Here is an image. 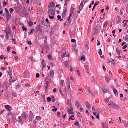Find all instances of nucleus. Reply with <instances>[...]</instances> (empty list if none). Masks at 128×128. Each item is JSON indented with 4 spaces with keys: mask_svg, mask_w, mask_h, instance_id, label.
<instances>
[{
    "mask_svg": "<svg viewBox=\"0 0 128 128\" xmlns=\"http://www.w3.org/2000/svg\"><path fill=\"white\" fill-rule=\"evenodd\" d=\"M49 10H48V14H49V18L50 20L54 18V15L56 14V10L54 8H50L48 6Z\"/></svg>",
    "mask_w": 128,
    "mask_h": 128,
    "instance_id": "nucleus-1",
    "label": "nucleus"
},
{
    "mask_svg": "<svg viewBox=\"0 0 128 128\" xmlns=\"http://www.w3.org/2000/svg\"><path fill=\"white\" fill-rule=\"evenodd\" d=\"M99 28H100L98 26H96V28H94L93 34H94V36H96V34H98V33Z\"/></svg>",
    "mask_w": 128,
    "mask_h": 128,
    "instance_id": "nucleus-2",
    "label": "nucleus"
},
{
    "mask_svg": "<svg viewBox=\"0 0 128 128\" xmlns=\"http://www.w3.org/2000/svg\"><path fill=\"white\" fill-rule=\"evenodd\" d=\"M68 112L70 114H74V108L72 107H70V108L67 109Z\"/></svg>",
    "mask_w": 128,
    "mask_h": 128,
    "instance_id": "nucleus-3",
    "label": "nucleus"
},
{
    "mask_svg": "<svg viewBox=\"0 0 128 128\" xmlns=\"http://www.w3.org/2000/svg\"><path fill=\"white\" fill-rule=\"evenodd\" d=\"M22 118L23 119L26 120V118H28V116L26 115V113L22 114V116L18 117V118L20 120H22Z\"/></svg>",
    "mask_w": 128,
    "mask_h": 128,
    "instance_id": "nucleus-4",
    "label": "nucleus"
},
{
    "mask_svg": "<svg viewBox=\"0 0 128 128\" xmlns=\"http://www.w3.org/2000/svg\"><path fill=\"white\" fill-rule=\"evenodd\" d=\"M72 16L71 15H70V16L68 17V18L67 20V21L65 23L66 26H68L70 22V18H72Z\"/></svg>",
    "mask_w": 128,
    "mask_h": 128,
    "instance_id": "nucleus-5",
    "label": "nucleus"
},
{
    "mask_svg": "<svg viewBox=\"0 0 128 128\" xmlns=\"http://www.w3.org/2000/svg\"><path fill=\"white\" fill-rule=\"evenodd\" d=\"M5 108H6V110L8 112H10L12 110V107L10 106V105H6L4 106Z\"/></svg>",
    "mask_w": 128,
    "mask_h": 128,
    "instance_id": "nucleus-6",
    "label": "nucleus"
},
{
    "mask_svg": "<svg viewBox=\"0 0 128 128\" xmlns=\"http://www.w3.org/2000/svg\"><path fill=\"white\" fill-rule=\"evenodd\" d=\"M68 88L69 90H70V83L72 82H70V77L68 76Z\"/></svg>",
    "mask_w": 128,
    "mask_h": 128,
    "instance_id": "nucleus-7",
    "label": "nucleus"
},
{
    "mask_svg": "<svg viewBox=\"0 0 128 128\" xmlns=\"http://www.w3.org/2000/svg\"><path fill=\"white\" fill-rule=\"evenodd\" d=\"M40 32L41 34H42V26L40 25H38L37 26V32Z\"/></svg>",
    "mask_w": 128,
    "mask_h": 128,
    "instance_id": "nucleus-8",
    "label": "nucleus"
},
{
    "mask_svg": "<svg viewBox=\"0 0 128 128\" xmlns=\"http://www.w3.org/2000/svg\"><path fill=\"white\" fill-rule=\"evenodd\" d=\"M62 56H63L62 58H68V52H64Z\"/></svg>",
    "mask_w": 128,
    "mask_h": 128,
    "instance_id": "nucleus-9",
    "label": "nucleus"
},
{
    "mask_svg": "<svg viewBox=\"0 0 128 128\" xmlns=\"http://www.w3.org/2000/svg\"><path fill=\"white\" fill-rule=\"evenodd\" d=\"M42 65L43 67V70H44V68H46V62H44V59H43L42 60Z\"/></svg>",
    "mask_w": 128,
    "mask_h": 128,
    "instance_id": "nucleus-10",
    "label": "nucleus"
},
{
    "mask_svg": "<svg viewBox=\"0 0 128 128\" xmlns=\"http://www.w3.org/2000/svg\"><path fill=\"white\" fill-rule=\"evenodd\" d=\"M122 22V18H120V16L117 17V24H120V22Z\"/></svg>",
    "mask_w": 128,
    "mask_h": 128,
    "instance_id": "nucleus-11",
    "label": "nucleus"
},
{
    "mask_svg": "<svg viewBox=\"0 0 128 128\" xmlns=\"http://www.w3.org/2000/svg\"><path fill=\"white\" fill-rule=\"evenodd\" d=\"M86 106L87 108H88V110H90L92 108V106H90V104L88 103V102H86Z\"/></svg>",
    "mask_w": 128,
    "mask_h": 128,
    "instance_id": "nucleus-12",
    "label": "nucleus"
},
{
    "mask_svg": "<svg viewBox=\"0 0 128 128\" xmlns=\"http://www.w3.org/2000/svg\"><path fill=\"white\" fill-rule=\"evenodd\" d=\"M112 108L114 110H116V108H118V106L116 105V104L113 103Z\"/></svg>",
    "mask_w": 128,
    "mask_h": 128,
    "instance_id": "nucleus-13",
    "label": "nucleus"
},
{
    "mask_svg": "<svg viewBox=\"0 0 128 128\" xmlns=\"http://www.w3.org/2000/svg\"><path fill=\"white\" fill-rule=\"evenodd\" d=\"M70 36L71 38H74V36H76V30H74L72 32H71Z\"/></svg>",
    "mask_w": 128,
    "mask_h": 128,
    "instance_id": "nucleus-14",
    "label": "nucleus"
},
{
    "mask_svg": "<svg viewBox=\"0 0 128 128\" xmlns=\"http://www.w3.org/2000/svg\"><path fill=\"white\" fill-rule=\"evenodd\" d=\"M76 108H80L82 107V105L80 104L79 102H77L76 103Z\"/></svg>",
    "mask_w": 128,
    "mask_h": 128,
    "instance_id": "nucleus-15",
    "label": "nucleus"
},
{
    "mask_svg": "<svg viewBox=\"0 0 128 128\" xmlns=\"http://www.w3.org/2000/svg\"><path fill=\"white\" fill-rule=\"evenodd\" d=\"M49 6H50V8H54V7L56 6V5L54 4V2H51Z\"/></svg>",
    "mask_w": 128,
    "mask_h": 128,
    "instance_id": "nucleus-16",
    "label": "nucleus"
},
{
    "mask_svg": "<svg viewBox=\"0 0 128 128\" xmlns=\"http://www.w3.org/2000/svg\"><path fill=\"white\" fill-rule=\"evenodd\" d=\"M6 18L8 20H10L12 19V18L10 17V14H6Z\"/></svg>",
    "mask_w": 128,
    "mask_h": 128,
    "instance_id": "nucleus-17",
    "label": "nucleus"
},
{
    "mask_svg": "<svg viewBox=\"0 0 128 128\" xmlns=\"http://www.w3.org/2000/svg\"><path fill=\"white\" fill-rule=\"evenodd\" d=\"M84 2H82L79 6V8L80 10H82V8H84Z\"/></svg>",
    "mask_w": 128,
    "mask_h": 128,
    "instance_id": "nucleus-18",
    "label": "nucleus"
},
{
    "mask_svg": "<svg viewBox=\"0 0 128 128\" xmlns=\"http://www.w3.org/2000/svg\"><path fill=\"white\" fill-rule=\"evenodd\" d=\"M67 12H68V10L66 9V8H65L64 9V11L62 13V15H63L64 16H66Z\"/></svg>",
    "mask_w": 128,
    "mask_h": 128,
    "instance_id": "nucleus-19",
    "label": "nucleus"
},
{
    "mask_svg": "<svg viewBox=\"0 0 128 128\" xmlns=\"http://www.w3.org/2000/svg\"><path fill=\"white\" fill-rule=\"evenodd\" d=\"M29 118H32V119L34 118V113H32V112H30Z\"/></svg>",
    "mask_w": 128,
    "mask_h": 128,
    "instance_id": "nucleus-20",
    "label": "nucleus"
},
{
    "mask_svg": "<svg viewBox=\"0 0 128 128\" xmlns=\"http://www.w3.org/2000/svg\"><path fill=\"white\" fill-rule=\"evenodd\" d=\"M74 8H70V16H72V14H74Z\"/></svg>",
    "mask_w": 128,
    "mask_h": 128,
    "instance_id": "nucleus-21",
    "label": "nucleus"
},
{
    "mask_svg": "<svg viewBox=\"0 0 128 128\" xmlns=\"http://www.w3.org/2000/svg\"><path fill=\"white\" fill-rule=\"evenodd\" d=\"M98 4H100V2H98L94 4V6L92 10V12H94V8H96V6Z\"/></svg>",
    "mask_w": 128,
    "mask_h": 128,
    "instance_id": "nucleus-22",
    "label": "nucleus"
},
{
    "mask_svg": "<svg viewBox=\"0 0 128 128\" xmlns=\"http://www.w3.org/2000/svg\"><path fill=\"white\" fill-rule=\"evenodd\" d=\"M54 70H52L50 72V76L52 78H54Z\"/></svg>",
    "mask_w": 128,
    "mask_h": 128,
    "instance_id": "nucleus-23",
    "label": "nucleus"
},
{
    "mask_svg": "<svg viewBox=\"0 0 128 128\" xmlns=\"http://www.w3.org/2000/svg\"><path fill=\"white\" fill-rule=\"evenodd\" d=\"M101 89L102 90V92L104 93V94H106V92H108V89H106V88H101Z\"/></svg>",
    "mask_w": 128,
    "mask_h": 128,
    "instance_id": "nucleus-24",
    "label": "nucleus"
},
{
    "mask_svg": "<svg viewBox=\"0 0 128 128\" xmlns=\"http://www.w3.org/2000/svg\"><path fill=\"white\" fill-rule=\"evenodd\" d=\"M105 80H106V82L108 83L110 82V78H105Z\"/></svg>",
    "mask_w": 128,
    "mask_h": 128,
    "instance_id": "nucleus-25",
    "label": "nucleus"
},
{
    "mask_svg": "<svg viewBox=\"0 0 128 128\" xmlns=\"http://www.w3.org/2000/svg\"><path fill=\"white\" fill-rule=\"evenodd\" d=\"M28 24L30 26H34V23L32 22V20H30V22H28Z\"/></svg>",
    "mask_w": 128,
    "mask_h": 128,
    "instance_id": "nucleus-26",
    "label": "nucleus"
},
{
    "mask_svg": "<svg viewBox=\"0 0 128 128\" xmlns=\"http://www.w3.org/2000/svg\"><path fill=\"white\" fill-rule=\"evenodd\" d=\"M8 0H6V2H4L3 3L4 6H6V4H8Z\"/></svg>",
    "mask_w": 128,
    "mask_h": 128,
    "instance_id": "nucleus-27",
    "label": "nucleus"
},
{
    "mask_svg": "<svg viewBox=\"0 0 128 128\" xmlns=\"http://www.w3.org/2000/svg\"><path fill=\"white\" fill-rule=\"evenodd\" d=\"M6 32L7 34H12V30H10V29H9Z\"/></svg>",
    "mask_w": 128,
    "mask_h": 128,
    "instance_id": "nucleus-28",
    "label": "nucleus"
},
{
    "mask_svg": "<svg viewBox=\"0 0 128 128\" xmlns=\"http://www.w3.org/2000/svg\"><path fill=\"white\" fill-rule=\"evenodd\" d=\"M81 60H84V62H86V57L84 56H81Z\"/></svg>",
    "mask_w": 128,
    "mask_h": 128,
    "instance_id": "nucleus-29",
    "label": "nucleus"
},
{
    "mask_svg": "<svg viewBox=\"0 0 128 128\" xmlns=\"http://www.w3.org/2000/svg\"><path fill=\"white\" fill-rule=\"evenodd\" d=\"M115 2L116 4H119L120 3V0H115Z\"/></svg>",
    "mask_w": 128,
    "mask_h": 128,
    "instance_id": "nucleus-30",
    "label": "nucleus"
},
{
    "mask_svg": "<svg viewBox=\"0 0 128 128\" xmlns=\"http://www.w3.org/2000/svg\"><path fill=\"white\" fill-rule=\"evenodd\" d=\"M128 122L126 121L124 122V126L126 128H128Z\"/></svg>",
    "mask_w": 128,
    "mask_h": 128,
    "instance_id": "nucleus-31",
    "label": "nucleus"
},
{
    "mask_svg": "<svg viewBox=\"0 0 128 128\" xmlns=\"http://www.w3.org/2000/svg\"><path fill=\"white\" fill-rule=\"evenodd\" d=\"M107 61L108 62V64H110V62H114V60L112 59L111 60L108 59L107 60Z\"/></svg>",
    "mask_w": 128,
    "mask_h": 128,
    "instance_id": "nucleus-32",
    "label": "nucleus"
},
{
    "mask_svg": "<svg viewBox=\"0 0 128 128\" xmlns=\"http://www.w3.org/2000/svg\"><path fill=\"white\" fill-rule=\"evenodd\" d=\"M113 90H114V94H118V90L115 88H114Z\"/></svg>",
    "mask_w": 128,
    "mask_h": 128,
    "instance_id": "nucleus-33",
    "label": "nucleus"
},
{
    "mask_svg": "<svg viewBox=\"0 0 128 128\" xmlns=\"http://www.w3.org/2000/svg\"><path fill=\"white\" fill-rule=\"evenodd\" d=\"M74 126H80V122H76V123H74Z\"/></svg>",
    "mask_w": 128,
    "mask_h": 128,
    "instance_id": "nucleus-34",
    "label": "nucleus"
},
{
    "mask_svg": "<svg viewBox=\"0 0 128 128\" xmlns=\"http://www.w3.org/2000/svg\"><path fill=\"white\" fill-rule=\"evenodd\" d=\"M98 54L100 56H102V49L99 50Z\"/></svg>",
    "mask_w": 128,
    "mask_h": 128,
    "instance_id": "nucleus-35",
    "label": "nucleus"
},
{
    "mask_svg": "<svg viewBox=\"0 0 128 128\" xmlns=\"http://www.w3.org/2000/svg\"><path fill=\"white\" fill-rule=\"evenodd\" d=\"M47 100H48V102H52V98H50V97L48 98Z\"/></svg>",
    "mask_w": 128,
    "mask_h": 128,
    "instance_id": "nucleus-36",
    "label": "nucleus"
},
{
    "mask_svg": "<svg viewBox=\"0 0 128 128\" xmlns=\"http://www.w3.org/2000/svg\"><path fill=\"white\" fill-rule=\"evenodd\" d=\"M64 66H65L66 68H68V62H65V64H64Z\"/></svg>",
    "mask_w": 128,
    "mask_h": 128,
    "instance_id": "nucleus-37",
    "label": "nucleus"
},
{
    "mask_svg": "<svg viewBox=\"0 0 128 128\" xmlns=\"http://www.w3.org/2000/svg\"><path fill=\"white\" fill-rule=\"evenodd\" d=\"M16 82V80H14V81L12 80V78H11V80H10L9 82L10 84H12V82Z\"/></svg>",
    "mask_w": 128,
    "mask_h": 128,
    "instance_id": "nucleus-38",
    "label": "nucleus"
},
{
    "mask_svg": "<svg viewBox=\"0 0 128 128\" xmlns=\"http://www.w3.org/2000/svg\"><path fill=\"white\" fill-rule=\"evenodd\" d=\"M36 120H42V117H40V116H37L36 118Z\"/></svg>",
    "mask_w": 128,
    "mask_h": 128,
    "instance_id": "nucleus-39",
    "label": "nucleus"
},
{
    "mask_svg": "<svg viewBox=\"0 0 128 128\" xmlns=\"http://www.w3.org/2000/svg\"><path fill=\"white\" fill-rule=\"evenodd\" d=\"M52 102H56V100H54V96H52Z\"/></svg>",
    "mask_w": 128,
    "mask_h": 128,
    "instance_id": "nucleus-40",
    "label": "nucleus"
},
{
    "mask_svg": "<svg viewBox=\"0 0 128 128\" xmlns=\"http://www.w3.org/2000/svg\"><path fill=\"white\" fill-rule=\"evenodd\" d=\"M72 118H74V116H72L69 118V120H74V119Z\"/></svg>",
    "mask_w": 128,
    "mask_h": 128,
    "instance_id": "nucleus-41",
    "label": "nucleus"
},
{
    "mask_svg": "<svg viewBox=\"0 0 128 128\" xmlns=\"http://www.w3.org/2000/svg\"><path fill=\"white\" fill-rule=\"evenodd\" d=\"M45 88H46V90H48V82H46V86H45Z\"/></svg>",
    "mask_w": 128,
    "mask_h": 128,
    "instance_id": "nucleus-42",
    "label": "nucleus"
},
{
    "mask_svg": "<svg viewBox=\"0 0 128 128\" xmlns=\"http://www.w3.org/2000/svg\"><path fill=\"white\" fill-rule=\"evenodd\" d=\"M10 14H12V12H14V9H12V8H10Z\"/></svg>",
    "mask_w": 128,
    "mask_h": 128,
    "instance_id": "nucleus-43",
    "label": "nucleus"
},
{
    "mask_svg": "<svg viewBox=\"0 0 128 128\" xmlns=\"http://www.w3.org/2000/svg\"><path fill=\"white\" fill-rule=\"evenodd\" d=\"M22 28L24 32H26V30H28V28H24V26H23L22 27Z\"/></svg>",
    "mask_w": 128,
    "mask_h": 128,
    "instance_id": "nucleus-44",
    "label": "nucleus"
},
{
    "mask_svg": "<svg viewBox=\"0 0 128 128\" xmlns=\"http://www.w3.org/2000/svg\"><path fill=\"white\" fill-rule=\"evenodd\" d=\"M125 40H126V42H128V34L126 35V36L125 38Z\"/></svg>",
    "mask_w": 128,
    "mask_h": 128,
    "instance_id": "nucleus-45",
    "label": "nucleus"
},
{
    "mask_svg": "<svg viewBox=\"0 0 128 128\" xmlns=\"http://www.w3.org/2000/svg\"><path fill=\"white\" fill-rule=\"evenodd\" d=\"M34 29H32L30 32V34H34Z\"/></svg>",
    "mask_w": 128,
    "mask_h": 128,
    "instance_id": "nucleus-46",
    "label": "nucleus"
},
{
    "mask_svg": "<svg viewBox=\"0 0 128 128\" xmlns=\"http://www.w3.org/2000/svg\"><path fill=\"white\" fill-rule=\"evenodd\" d=\"M50 65L51 66L52 68H54V64L52 62H50Z\"/></svg>",
    "mask_w": 128,
    "mask_h": 128,
    "instance_id": "nucleus-47",
    "label": "nucleus"
},
{
    "mask_svg": "<svg viewBox=\"0 0 128 128\" xmlns=\"http://www.w3.org/2000/svg\"><path fill=\"white\" fill-rule=\"evenodd\" d=\"M46 80H48L49 82H52V80L50 79H48V77H46Z\"/></svg>",
    "mask_w": 128,
    "mask_h": 128,
    "instance_id": "nucleus-48",
    "label": "nucleus"
},
{
    "mask_svg": "<svg viewBox=\"0 0 128 128\" xmlns=\"http://www.w3.org/2000/svg\"><path fill=\"white\" fill-rule=\"evenodd\" d=\"M30 84H26V88H30Z\"/></svg>",
    "mask_w": 128,
    "mask_h": 128,
    "instance_id": "nucleus-49",
    "label": "nucleus"
},
{
    "mask_svg": "<svg viewBox=\"0 0 128 128\" xmlns=\"http://www.w3.org/2000/svg\"><path fill=\"white\" fill-rule=\"evenodd\" d=\"M102 127L103 128H106V122H103L102 123Z\"/></svg>",
    "mask_w": 128,
    "mask_h": 128,
    "instance_id": "nucleus-50",
    "label": "nucleus"
},
{
    "mask_svg": "<svg viewBox=\"0 0 128 128\" xmlns=\"http://www.w3.org/2000/svg\"><path fill=\"white\" fill-rule=\"evenodd\" d=\"M6 14H10V12L8 10V8H6Z\"/></svg>",
    "mask_w": 128,
    "mask_h": 128,
    "instance_id": "nucleus-51",
    "label": "nucleus"
},
{
    "mask_svg": "<svg viewBox=\"0 0 128 128\" xmlns=\"http://www.w3.org/2000/svg\"><path fill=\"white\" fill-rule=\"evenodd\" d=\"M117 56L118 58H122V56H120V54H117Z\"/></svg>",
    "mask_w": 128,
    "mask_h": 128,
    "instance_id": "nucleus-52",
    "label": "nucleus"
},
{
    "mask_svg": "<svg viewBox=\"0 0 128 128\" xmlns=\"http://www.w3.org/2000/svg\"><path fill=\"white\" fill-rule=\"evenodd\" d=\"M60 94H62V96L63 93H62V88L60 89Z\"/></svg>",
    "mask_w": 128,
    "mask_h": 128,
    "instance_id": "nucleus-53",
    "label": "nucleus"
},
{
    "mask_svg": "<svg viewBox=\"0 0 128 128\" xmlns=\"http://www.w3.org/2000/svg\"><path fill=\"white\" fill-rule=\"evenodd\" d=\"M71 42H76V40H74V39H72L71 40Z\"/></svg>",
    "mask_w": 128,
    "mask_h": 128,
    "instance_id": "nucleus-54",
    "label": "nucleus"
},
{
    "mask_svg": "<svg viewBox=\"0 0 128 128\" xmlns=\"http://www.w3.org/2000/svg\"><path fill=\"white\" fill-rule=\"evenodd\" d=\"M128 20H124L123 22V24H128Z\"/></svg>",
    "mask_w": 128,
    "mask_h": 128,
    "instance_id": "nucleus-55",
    "label": "nucleus"
},
{
    "mask_svg": "<svg viewBox=\"0 0 128 128\" xmlns=\"http://www.w3.org/2000/svg\"><path fill=\"white\" fill-rule=\"evenodd\" d=\"M70 82H74V78H72V77H70Z\"/></svg>",
    "mask_w": 128,
    "mask_h": 128,
    "instance_id": "nucleus-56",
    "label": "nucleus"
},
{
    "mask_svg": "<svg viewBox=\"0 0 128 128\" xmlns=\"http://www.w3.org/2000/svg\"><path fill=\"white\" fill-rule=\"evenodd\" d=\"M116 52L117 54H120V52L118 50H116Z\"/></svg>",
    "mask_w": 128,
    "mask_h": 128,
    "instance_id": "nucleus-57",
    "label": "nucleus"
},
{
    "mask_svg": "<svg viewBox=\"0 0 128 128\" xmlns=\"http://www.w3.org/2000/svg\"><path fill=\"white\" fill-rule=\"evenodd\" d=\"M21 86H21L20 85H18V86H16V88H17V89L20 88Z\"/></svg>",
    "mask_w": 128,
    "mask_h": 128,
    "instance_id": "nucleus-58",
    "label": "nucleus"
},
{
    "mask_svg": "<svg viewBox=\"0 0 128 128\" xmlns=\"http://www.w3.org/2000/svg\"><path fill=\"white\" fill-rule=\"evenodd\" d=\"M35 2L37 3V4H40V0H34Z\"/></svg>",
    "mask_w": 128,
    "mask_h": 128,
    "instance_id": "nucleus-59",
    "label": "nucleus"
},
{
    "mask_svg": "<svg viewBox=\"0 0 128 128\" xmlns=\"http://www.w3.org/2000/svg\"><path fill=\"white\" fill-rule=\"evenodd\" d=\"M44 48H46V50H50V48H48V46H44Z\"/></svg>",
    "mask_w": 128,
    "mask_h": 128,
    "instance_id": "nucleus-60",
    "label": "nucleus"
},
{
    "mask_svg": "<svg viewBox=\"0 0 128 128\" xmlns=\"http://www.w3.org/2000/svg\"><path fill=\"white\" fill-rule=\"evenodd\" d=\"M58 108H56L55 109H53L52 110V112H58Z\"/></svg>",
    "mask_w": 128,
    "mask_h": 128,
    "instance_id": "nucleus-61",
    "label": "nucleus"
},
{
    "mask_svg": "<svg viewBox=\"0 0 128 128\" xmlns=\"http://www.w3.org/2000/svg\"><path fill=\"white\" fill-rule=\"evenodd\" d=\"M1 69L2 70H6V68H4V67H1Z\"/></svg>",
    "mask_w": 128,
    "mask_h": 128,
    "instance_id": "nucleus-62",
    "label": "nucleus"
},
{
    "mask_svg": "<svg viewBox=\"0 0 128 128\" xmlns=\"http://www.w3.org/2000/svg\"><path fill=\"white\" fill-rule=\"evenodd\" d=\"M128 48V45H126L125 46H124L123 48H122V49L123 50H125V48Z\"/></svg>",
    "mask_w": 128,
    "mask_h": 128,
    "instance_id": "nucleus-63",
    "label": "nucleus"
},
{
    "mask_svg": "<svg viewBox=\"0 0 128 128\" xmlns=\"http://www.w3.org/2000/svg\"><path fill=\"white\" fill-rule=\"evenodd\" d=\"M36 78H40V74H37L36 75Z\"/></svg>",
    "mask_w": 128,
    "mask_h": 128,
    "instance_id": "nucleus-64",
    "label": "nucleus"
}]
</instances>
